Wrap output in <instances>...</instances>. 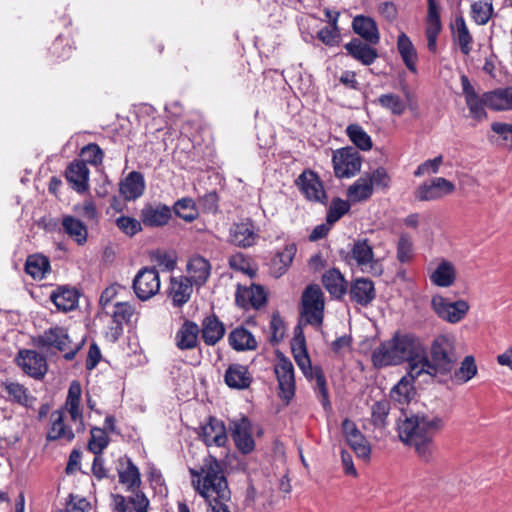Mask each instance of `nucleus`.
Instances as JSON below:
<instances>
[{
    "label": "nucleus",
    "instance_id": "obj_1",
    "mask_svg": "<svg viewBox=\"0 0 512 512\" xmlns=\"http://www.w3.org/2000/svg\"><path fill=\"white\" fill-rule=\"evenodd\" d=\"M423 340L411 332L397 331L390 340L382 342L372 352V363L376 368L400 365L407 362L408 374L412 378L420 376L422 360L425 359Z\"/></svg>",
    "mask_w": 512,
    "mask_h": 512
},
{
    "label": "nucleus",
    "instance_id": "obj_2",
    "mask_svg": "<svg viewBox=\"0 0 512 512\" xmlns=\"http://www.w3.org/2000/svg\"><path fill=\"white\" fill-rule=\"evenodd\" d=\"M444 426L445 421L440 416L412 415L398 422L397 431L400 440L413 446L419 458L429 463L435 450L434 437Z\"/></svg>",
    "mask_w": 512,
    "mask_h": 512
},
{
    "label": "nucleus",
    "instance_id": "obj_3",
    "mask_svg": "<svg viewBox=\"0 0 512 512\" xmlns=\"http://www.w3.org/2000/svg\"><path fill=\"white\" fill-rule=\"evenodd\" d=\"M195 490L205 499L216 495L220 499H230V490L220 462L212 455L203 461L201 470L190 469Z\"/></svg>",
    "mask_w": 512,
    "mask_h": 512
},
{
    "label": "nucleus",
    "instance_id": "obj_4",
    "mask_svg": "<svg viewBox=\"0 0 512 512\" xmlns=\"http://www.w3.org/2000/svg\"><path fill=\"white\" fill-rule=\"evenodd\" d=\"M457 362L454 340L448 335L436 336L430 346L429 354L425 347V359L422 360L420 375L425 373L432 377L447 376L453 371Z\"/></svg>",
    "mask_w": 512,
    "mask_h": 512
},
{
    "label": "nucleus",
    "instance_id": "obj_5",
    "mask_svg": "<svg viewBox=\"0 0 512 512\" xmlns=\"http://www.w3.org/2000/svg\"><path fill=\"white\" fill-rule=\"evenodd\" d=\"M292 353L294 359L303 372V374L316 382V389L320 395V402L324 409L330 408V402L328 398V391L326 387V380L323 375L321 368H313L311 360L306 349V341L303 331L300 326L295 328V336L291 343Z\"/></svg>",
    "mask_w": 512,
    "mask_h": 512
},
{
    "label": "nucleus",
    "instance_id": "obj_6",
    "mask_svg": "<svg viewBox=\"0 0 512 512\" xmlns=\"http://www.w3.org/2000/svg\"><path fill=\"white\" fill-rule=\"evenodd\" d=\"M324 293L319 285L309 284L303 291L300 304L301 321L320 327L324 318Z\"/></svg>",
    "mask_w": 512,
    "mask_h": 512
},
{
    "label": "nucleus",
    "instance_id": "obj_7",
    "mask_svg": "<svg viewBox=\"0 0 512 512\" xmlns=\"http://www.w3.org/2000/svg\"><path fill=\"white\" fill-rule=\"evenodd\" d=\"M109 315L112 321L107 327L105 338L111 343H116L124 333V325L131 324L135 315V307L129 302L118 301L113 304L112 312Z\"/></svg>",
    "mask_w": 512,
    "mask_h": 512
},
{
    "label": "nucleus",
    "instance_id": "obj_8",
    "mask_svg": "<svg viewBox=\"0 0 512 512\" xmlns=\"http://www.w3.org/2000/svg\"><path fill=\"white\" fill-rule=\"evenodd\" d=\"M431 307L440 319L452 324L464 319L470 308L465 300L451 302L441 295H434L432 297Z\"/></svg>",
    "mask_w": 512,
    "mask_h": 512
},
{
    "label": "nucleus",
    "instance_id": "obj_9",
    "mask_svg": "<svg viewBox=\"0 0 512 512\" xmlns=\"http://www.w3.org/2000/svg\"><path fill=\"white\" fill-rule=\"evenodd\" d=\"M132 287L138 299L149 300L160 290L158 270L155 267H143L135 275Z\"/></svg>",
    "mask_w": 512,
    "mask_h": 512
},
{
    "label": "nucleus",
    "instance_id": "obj_10",
    "mask_svg": "<svg viewBox=\"0 0 512 512\" xmlns=\"http://www.w3.org/2000/svg\"><path fill=\"white\" fill-rule=\"evenodd\" d=\"M354 262L363 273L380 276L383 272L382 264L374 258L373 247L366 238L354 241Z\"/></svg>",
    "mask_w": 512,
    "mask_h": 512
},
{
    "label": "nucleus",
    "instance_id": "obj_11",
    "mask_svg": "<svg viewBox=\"0 0 512 512\" xmlns=\"http://www.w3.org/2000/svg\"><path fill=\"white\" fill-rule=\"evenodd\" d=\"M230 435L237 449L243 454L252 452L255 448V441L252 437L251 422L246 416L233 419L229 422Z\"/></svg>",
    "mask_w": 512,
    "mask_h": 512
},
{
    "label": "nucleus",
    "instance_id": "obj_12",
    "mask_svg": "<svg viewBox=\"0 0 512 512\" xmlns=\"http://www.w3.org/2000/svg\"><path fill=\"white\" fill-rule=\"evenodd\" d=\"M81 396H82L81 384L79 381L73 380L69 385L65 403L60 408V409L64 410V413L67 412L70 416L71 421L77 425L76 431L78 433L83 432L85 429L83 409L80 406Z\"/></svg>",
    "mask_w": 512,
    "mask_h": 512
},
{
    "label": "nucleus",
    "instance_id": "obj_13",
    "mask_svg": "<svg viewBox=\"0 0 512 512\" xmlns=\"http://www.w3.org/2000/svg\"><path fill=\"white\" fill-rule=\"evenodd\" d=\"M16 363L27 375L37 380L42 379L48 370L46 358L35 350H20Z\"/></svg>",
    "mask_w": 512,
    "mask_h": 512
},
{
    "label": "nucleus",
    "instance_id": "obj_14",
    "mask_svg": "<svg viewBox=\"0 0 512 512\" xmlns=\"http://www.w3.org/2000/svg\"><path fill=\"white\" fill-rule=\"evenodd\" d=\"M71 343L67 329L60 326L50 327L43 334L34 339V344L41 350L50 351L55 349L60 352L66 351Z\"/></svg>",
    "mask_w": 512,
    "mask_h": 512
},
{
    "label": "nucleus",
    "instance_id": "obj_15",
    "mask_svg": "<svg viewBox=\"0 0 512 512\" xmlns=\"http://www.w3.org/2000/svg\"><path fill=\"white\" fill-rule=\"evenodd\" d=\"M75 439V433L71 426L65 423V414L63 409H57L51 412L50 421L46 433V441H65L72 442Z\"/></svg>",
    "mask_w": 512,
    "mask_h": 512
},
{
    "label": "nucleus",
    "instance_id": "obj_16",
    "mask_svg": "<svg viewBox=\"0 0 512 512\" xmlns=\"http://www.w3.org/2000/svg\"><path fill=\"white\" fill-rule=\"evenodd\" d=\"M258 237V230L249 218L234 223L229 229V241L238 247H251L256 243Z\"/></svg>",
    "mask_w": 512,
    "mask_h": 512
},
{
    "label": "nucleus",
    "instance_id": "obj_17",
    "mask_svg": "<svg viewBox=\"0 0 512 512\" xmlns=\"http://www.w3.org/2000/svg\"><path fill=\"white\" fill-rule=\"evenodd\" d=\"M460 80L465 102L471 116L476 120L484 119L486 117L485 106L488 107L486 93H484L482 96H479L466 75H462Z\"/></svg>",
    "mask_w": 512,
    "mask_h": 512
},
{
    "label": "nucleus",
    "instance_id": "obj_18",
    "mask_svg": "<svg viewBox=\"0 0 512 512\" xmlns=\"http://www.w3.org/2000/svg\"><path fill=\"white\" fill-rule=\"evenodd\" d=\"M199 437L208 447H224L228 441L224 422L213 416H210L208 422L200 427Z\"/></svg>",
    "mask_w": 512,
    "mask_h": 512
},
{
    "label": "nucleus",
    "instance_id": "obj_19",
    "mask_svg": "<svg viewBox=\"0 0 512 512\" xmlns=\"http://www.w3.org/2000/svg\"><path fill=\"white\" fill-rule=\"evenodd\" d=\"M90 171L83 161L73 160L65 169L64 176L74 192H89Z\"/></svg>",
    "mask_w": 512,
    "mask_h": 512
},
{
    "label": "nucleus",
    "instance_id": "obj_20",
    "mask_svg": "<svg viewBox=\"0 0 512 512\" xmlns=\"http://www.w3.org/2000/svg\"><path fill=\"white\" fill-rule=\"evenodd\" d=\"M275 374L280 389V397L286 401L291 400L295 394V378L292 362L286 358H281L275 366Z\"/></svg>",
    "mask_w": 512,
    "mask_h": 512
},
{
    "label": "nucleus",
    "instance_id": "obj_21",
    "mask_svg": "<svg viewBox=\"0 0 512 512\" xmlns=\"http://www.w3.org/2000/svg\"><path fill=\"white\" fill-rule=\"evenodd\" d=\"M172 210L164 204H147L140 212V219L145 227L159 228L169 223Z\"/></svg>",
    "mask_w": 512,
    "mask_h": 512
},
{
    "label": "nucleus",
    "instance_id": "obj_22",
    "mask_svg": "<svg viewBox=\"0 0 512 512\" xmlns=\"http://www.w3.org/2000/svg\"><path fill=\"white\" fill-rule=\"evenodd\" d=\"M113 512H148L149 500L142 491H136L127 499L120 494H112Z\"/></svg>",
    "mask_w": 512,
    "mask_h": 512
},
{
    "label": "nucleus",
    "instance_id": "obj_23",
    "mask_svg": "<svg viewBox=\"0 0 512 512\" xmlns=\"http://www.w3.org/2000/svg\"><path fill=\"white\" fill-rule=\"evenodd\" d=\"M267 301V295L264 288L260 285L253 284L251 287H241L238 286L235 302L236 304L244 309H247L249 306L259 309L262 307Z\"/></svg>",
    "mask_w": 512,
    "mask_h": 512
},
{
    "label": "nucleus",
    "instance_id": "obj_24",
    "mask_svg": "<svg viewBox=\"0 0 512 512\" xmlns=\"http://www.w3.org/2000/svg\"><path fill=\"white\" fill-rule=\"evenodd\" d=\"M252 380L248 367L238 363L230 364L224 374L225 384L236 390L247 389Z\"/></svg>",
    "mask_w": 512,
    "mask_h": 512
},
{
    "label": "nucleus",
    "instance_id": "obj_25",
    "mask_svg": "<svg viewBox=\"0 0 512 512\" xmlns=\"http://www.w3.org/2000/svg\"><path fill=\"white\" fill-rule=\"evenodd\" d=\"M390 177L382 167L375 169L371 174H366L354 183V192H372L373 189H385L388 187Z\"/></svg>",
    "mask_w": 512,
    "mask_h": 512
},
{
    "label": "nucleus",
    "instance_id": "obj_26",
    "mask_svg": "<svg viewBox=\"0 0 512 512\" xmlns=\"http://www.w3.org/2000/svg\"><path fill=\"white\" fill-rule=\"evenodd\" d=\"M354 34L368 44H378L381 38L376 21L365 15L354 16Z\"/></svg>",
    "mask_w": 512,
    "mask_h": 512
},
{
    "label": "nucleus",
    "instance_id": "obj_27",
    "mask_svg": "<svg viewBox=\"0 0 512 512\" xmlns=\"http://www.w3.org/2000/svg\"><path fill=\"white\" fill-rule=\"evenodd\" d=\"M194 284L188 277H171L169 287V297L172 299L174 307H182L186 304L192 294Z\"/></svg>",
    "mask_w": 512,
    "mask_h": 512
},
{
    "label": "nucleus",
    "instance_id": "obj_28",
    "mask_svg": "<svg viewBox=\"0 0 512 512\" xmlns=\"http://www.w3.org/2000/svg\"><path fill=\"white\" fill-rule=\"evenodd\" d=\"M121 468H118L119 482L126 486L128 491H140L141 476L138 467L129 457L120 460Z\"/></svg>",
    "mask_w": 512,
    "mask_h": 512
},
{
    "label": "nucleus",
    "instance_id": "obj_29",
    "mask_svg": "<svg viewBox=\"0 0 512 512\" xmlns=\"http://www.w3.org/2000/svg\"><path fill=\"white\" fill-rule=\"evenodd\" d=\"M199 326L190 320H185L175 335V344L180 350H191L198 344Z\"/></svg>",
    "mask_w": 512,
    "mask_h": 512
},
{
    "label": "nucleus",
    "instance_id": "obj_30",
    "mask_svg": "<svg viewBox=\"0 0 512 512\" xmlns=\"http://www.w3.org/2000/svg\"><path fill=\"white\" fill-rule=\"evenodd\" d=\"M201 337L206 345L213 346L225 334V326L214 314L205 317L201 323Z\"/></svg>",
    "mask_w": 512,
    "mask_h": 512
},
{
    "label": "nucleus",
    "instance_id": "obj_31",
    "mask_svg": "<svg viewBox=\"0 0 512 512\" xmlns=\"http://www.w3.org/2000/svg\"><path fill=\"white\" fill-rule=\"evenodd\" d=\"M50 300L58 310L68 312L78 305L79 294L75 288L58 286L50 294Z\"/></svg>",
    "mask_w": 512,
    "mask_h": 512
},
{
    "label": "nucleus",
    "instance_id": "obj_32",
    "mask_svg": "<svg viewBox=\"0 0 512 512\" xmlns=\"http://www.w3.org/2000/svg\"><path fill=\"white\" fill-rule=\"evenodd\" d=\"M187 271L190 275L188 278L192 283L201 287L207 282L211 274V265L204 257L195 255L189 259L187 263Z\"/></svg>",
    "mask_w": 512,
    "mask_h": 512
},
{
    "label": "nucleus",
    "instance_id": "obj_33",
    "mask_svg": "<svg viewBox=\"0 0 512 512\" xmlns=\"http://www.w3.org/2000/svg\"><path fill=\"white\" fill-rule=\"evenodd\" d=\"M332 163L336 178L349 179L352 176V146L334 150Z\"/></svg>",
    "mask_w": 512,
    "mask_h": 512
},
{
    "label": "nucleus",
    "instance_id": "obj_34",
    "mask_svg": "<svg viewBox=\"0 0 512 512\" xmlns=\"http://www.w3.org/2000/svg\"><path fill=\"white\" fill-rule=\"evenodd\" d=\"M453 41L456 42L460 51L464 55H468L472 50L473 38L467 28L463 16H457L451 25Z\"/></svg>",
    "mask_w": 512,
    "mask_h": 512
},
{
    "label": "nucleus",
    "instance_id": "obj_35",
    "mask_svg": "<svg viewBox=\"0 0 512 512\" xmlns=\"http://www.w3.org/2000/svg\"><path fill=\"white\" fill-rule=\"evenodd\" d=\"M397 49L407 69L412 73H417L416 49L410 38L403 32L398 35Z\"/></svg>",
    "mask_w": 512,
    "mask_h": 512
},
{
    "label": "nucleus",
    "instance_id": "obj_36",
    "mask_svg": "<svg viewBox=\"0 0 512 512\" xmlns=\"http://www.w3.org/2000/svg\"><path fill=\"white\" fill-rule=\"evenodd\" d=\"M228 341L230 346L236 351L254 350L257 347L254 336L244 327L233 329L228 336Z\"/></svg>",
    "mask_w": 512,
    "mask_h": 512
},
{
    "label": "nucleus",
    "instance_id": "obj_37",
    "mask_svg": "<svg viewBox=\"0 0 512 512\" xmlns=\"http://www.w3.org/2000/svg\"><path fill=\"white\" fill-rule=\"evenodd\" d=\"M62 228L78 245L86 243L88 231L86 225L81 220L71 215L63 216Z\"/></svg>",
    "mask_w": 512,
    "mask_h": 512
},
{
    "label": "nucleus",
    "instance_id": "obj_38",
    "mask_svg": "<svg viewBox=\"0 0 512 512\" xmlns=\"http://www.w3.org/2000/svg\"><path fill=\"white\" fill-rule=\"evenodd\" d=\"M2 385L8 394V400L11 402L29 408L36 400L35 397L30 395L28 389L18 382L6 381Z\"/></svg>",
    "mask_w": 512,
    "mask_h": 512
},
{
    "label": "nucleus",
    "instance_id": "obj_39",
    "mask_svg": "<svg viewBox=\"0 0 512 512\" xmlns=\"http://www.w3.org/2000/svg\"><path fill=\"white\" fill-rule=\"evenodd\" d=\"M409 374L403 376L391 389L390 398L399 404H408L415 395L414 380Z\"/></svg>",
    "mask_w": 512,
    "mask_h": 512
},
{
    "label": "nucleus",
    "instance_id": "obj_40",
    "mask_svg": "<svg viewBox=\"0 0 512 512\" xmlns=\"http://www.w3.org/2000/svg\"><path fill=\"white\" fill-rule=\"evenodd\" d=\"M322 283L326 290L334 297H341L346 292L347 282L336 268L329 269L323 274Z\"/></svg>",
    "mask_w": 512,
    "mask_h": 512
},
{
    "label": "nucleus",
    "instance_id": "obj_41",
    "mask_svg": "<svg viewBox=\"0 0 512 512\" xmlns=\"http://www.w3.org/2000/svg\"><path fill=\"white\" fill-rule=\"evenodd\" d=\"M376 297L374 283L369 278L354 279V302L369 305Z\"/></svg>",
    "mask_w": 512,
    "mask_h": 512
},
{
    "label": "nucleus",
    "instance_id": "obj_42",
    "mask_svg": "<svg viewBox=\"0 0 512 512\" xmlns=\"http://www.w3.org/2000/svg\"><path fill=\"white\" fill-rule=\"evenodd\" d=\"M49 258L41 254H33L27 257L25 272L33 279L41 280L50 272Z\"/></svg>",
    "mask_w": 512,
    "mask_h": 512
},
{
    "label": "nucleus",
    "instance_id": "obj_43",
    "mask_svg": "<svg viewBox=\"0 0 512 512\" xmlns=\"http://www.w3.org/2000/svg\"><path fill=\"white\" fill-rule=\"evenodd\" d=\"M455 279V268L447 260H443L430 275V281L438 287H449L454 283Z\"/></svg>",
    "mask_w": 512,
    "mask_h": 512
},
{
    "label": "nucleus",
    "instance_id": "obj_44",
    "mask_svg": "<svg viewBox=\"0 0 512 512\" xmlns=\"http://www.w3.org/2000/svg\"><path fill=\"white\" fill-rule=\"evenodd\" d=\"M488 108L493 110H512V87L486 92Z\"/></svg>",
    "mask_w": 512,
    "mask_h": 512
},
{
    "label": "nucleus",
    "instance_id": "obj_45",
    "mask_svg": "<svg viewBox=\"0 0 512 512\" xmlns=\"http://www.w3.org/2000/svg\"><path fill=\"white\" fill-rule=\"evenodd\" d=\"M342 430L345 440V446H339V453L341 455L342 465L346 474H352V456L349 449H352V427L348 418L344 419L342 423Z\"/></svg>",
    "mask_w": 512,
    "mask_h": 512
},
{
    "label": "nucleus",
    "instance_id": "obj_46",
    "mask_svg": "<svg viewBox=\"0 0 512 512\" xmlns=\"http://www.w3.org/2000/svg\"><path fill=\"white\" fill-rule=\"evenodd\" d=\"M301 192H325L318 175L311 169H305L295 180Z\"/></svg>",
    "mask_w": 512,
    "mask_h": 512
},
{
    "label": "nucleus",
    "instance_id": "obj_47",
    "mask_svg": "<svg viewBox=\"0 0 512 512\" xmlns=\"http://www.w3.org/2000/svg\"><path fill=\"white\" fill-rule=\"evenodd\" d=\"M376 44H368L359 39L354 38V59L361 62L363 65L369 66L378 57V52L374 47Z\"/></svg>",
    "mask_w": 512,
    "mask_h": 512
},
{
    "label": "nucleus",
    "instance_id": "obj_48",
    "mask_svg": "<svg viewBox=\"0 0 512 512\" xmlns=\"http://www.w3.org/2000/svg\"><path fill=\"white\" fill-rule=\"evenodd\" d=\"M145 188L144 176L139 171H131L119 184V192H144Z\"/></svg>",
    "mask_w": 512,
    "mask_h": 512
},
{
    "label": "nucleus",
    "instance_id": "obj_49",
    "mask_svg": "<svg viewBox=\"0 0 512 512\" xmlns=\"http://www.w3.org/2000/svg\"><path fill=\"white\" fill-rule=\"evenodd\" d=\"M377 102L381 107L389 110L392 114L397 116L402 115L406 110L405 101L399 95L394 93L380 95Z\"/></svg>",
    "mask_w": 512,
    "mask_h": 512
},
{
    "label": "nucleus",
    "instance_id": "obj_50",
    "mask_svg": "<svg viewBox=\"0 0 512 512\" xmlns=\"http://www.w3.org/2000/svg\"><path fill=\"white\" fill-rule=\"evenodd\" d=\"M390 412V402L387 399L376 401L371 407V421L375 427L384 428Z\"/></svg>",
    "mask_w": 512,
    "mask_h": 512
},
{
    "label": "nucleus",
    "instance_id": "obj_51",
    "mask_svg": "<svg viewBox=\"0 0 512 512\" xmlns=\"http://www.w3.org/2000/svg\"><path fill=\"white\" fill-rule=\"evenodd\" d=\"M414 257L413 242L408 233H401L397 242L396 258L402 263H409Z\"/></svg>",
    "mask_w": 512,
    "mask_h": 512
},
{
    "label": "nucleus",
    "instance_id": "obj_52",
    "mask_svg": "<svg viewBox=\"0 0 512 512\" xmlns=\"http://www.w3.org/2000/svg\"><path fill=\"white\" fill-rule=\"evenodd\" d=\"M477 374V365L473 356H466L460 367L454 371L453 378L461 383H466Z\"/></svg>",
    "mask_w": 512,
    "mask_h": 512
},
{
    "label": "nucleus",
    "instance_id": "obj_53",
    "mask_svg": "<svg viewBox=\"0 0 512 512\" xmlns=\"http://www.w3.org/2000/svg\"><path fill=\"white\" fill-rule=\"evenodd\" d=\"M109 445V437L104 429L93 427L91 429V438L88 442V450L94 455H101L103 450Z\"/></svg>",
    "mask_w": 512,
    "mask_h": 512
},
{
    "label": "nucleus",
    "instance_id": "obj_54",
    "mask_svg": "<svg viewBox=\"0 0 512 512\" xmlns=\"http://www.w3.org/2000/svg\"><path fill=\"white\" fill-rule=\"evenodd\" d=\"M173 211L176 216L185 220L186 222L193 221L198 215V212L195 208V203L191 198H183L178 200L173 207Z\"/></svg>",
    "mask_w": 512,
    "mask_h": 512
},
{
    "label": "nucleus",
    "instance_id": "obj_55",
    "mask_svg": "<svg viewBox=\"0 0 512 512\" xmlns=\"http://www.w3.org/2000/svg\"><path fill=\"white\" fill-rule=\"evenodd\" d=\"M103 151L96 143H89L81 149L80 159H75L76 161H83L86 165L87 163L97 166L103 161Z\"/></svg>",
    "mask_w": 512,
    "mask_h": 512
},
{
    "label": "nucleus",
    "instance_id": "obj_56",
    "mask_svg": "<svg viewBox=\"0 0 512 512\" xmlns=\"http://www.w3.org/2000/svg\"><path fill=\"white\" fill-rule=\"evenodd\" d=\"M354 454L364 463H368L371 458V445L369 441L354 426Z\"/></svg>",
    "mask_w": 512,
    "mask_h": 512
},
{
    "label": "nucleus",
    "instance_id": "obj_57",
    "mask_svg": "<svg viewBox=\"0 0 512 512\" xmlns=\"http://www.w3.org/2000/svg\"><path fill=\"white\" fill-rule=\"evenodd\" d=\"M296 245L289 244L284 247L283 250L279 251L273 259V263L276 265L278 262L281 266L278 268L277 276L283 275L287 268L291 265L293 258L296 253Z\"/></svg>",
    "mask_w": 512,
    "mask_h": 512
},
{
    "label": "nucleus",
    "instance_id": "obj_58",
    "mask_svg": "<svg viewBox=\"0 0 512 512\" xmlns=\"http://www.w3.org/2000/svg\"><path fill=\"white\" fill-rule=\"evenodd\" d=\"M492 4L478 1L471 6V16L478 25L486 24L492 15Z\"/></svg>",
    "mask_w": 512,
    "mask_h": 512
},
{
    "label": "nucleus",
    "instance_id": "obj_59",
    "mask_svg": "<svg viewBox=\"0 0 512 512\" xmlns=\"http://www.w3.org/2000/svg\"><path fill=\"white\" fill-rule=\"evenodd\" d=\"M74 211L87 222L97 223L98 221L99 212L95 204L90 200H85L83 203L75 205Z\"/></svg>",
    "mask_w": 512,
    "mask_h": 512
},
{
    "label": "nucleus",
    "instance_id": "obj_60",
    "mask_svg": "<svg viewBox=\"0 0 512 512\" xmlns=\"http://www.w3.org/2000/svg\"><path fill=\"white\" fill-rule=\"evenodd\" d=\"M349 209V203L339 198L332 201L326 215V222L333 224L337 222Z\"/></svg>",
    "mask_w": 512,
    "mask_h": 512
},
{
    "label": "nucleus",
    "instance_id": "obj_61",
    "mask_svg": "<svg viewBox=\"0 0 512 512\" xmlns=\"http://www.w3.org/2000/svg\"><path fill=\"white\" fill-rule=\"evenodd\" d=\"M117 227L126 235L134 236L139 231L142 230V222L141 220H137L133 217L129 216H120L116 220Z\"/></svg>",
    "mask_w": 512,
    "mask_h": 512
},
{
    "label": "nucleus",
    "instance_id": "obj_62",
    "mask_svg": "<svg viewBox=\"0 0 512 512\" xmlns=\"http://www.w3.org/2000/svg\"><path fill=\"white\" fill-rule=\"evenodd\" d=\"M443 164V156L438 155L433 159H428L421 163L414 172L416 177L432 175L439 172L441 165Z\"/></svg>",
    "mask_w": 512,
    "mask_h": 512
},
{
    "label": "nucleus",
    "instance_id": "obj_63",
    "mask_svg": "<svg viewBox=\"0 0 512 512\" xmlns=\"http://www.w3.org/2000/svg\"><path fill=\"white\" fill-rule=\"evenodd\" d=\"M455 189L454 184L442 177L434 178L429 184H424L420 187L419 192H431L432 190H438V192H453Z\"/></svg>",
    "mask_w": 512,
    "mask_h": 512
},
{
    "label": "nucleus",
    "instance_id": "obj_64",
    "mask_svg": "<svg viewBox=\"0 0 512 512\" xmlns=\"http://www.w3.org/2000/svg\"><path fill=\"white\" fill-rule=\"evenodd\" d=\"M91 505L83 497L69 495V499L66 501L65 512H90Z\"/></svg>",
    "mask_w": 512,
    "mask_h": 512
}]
</instances>
